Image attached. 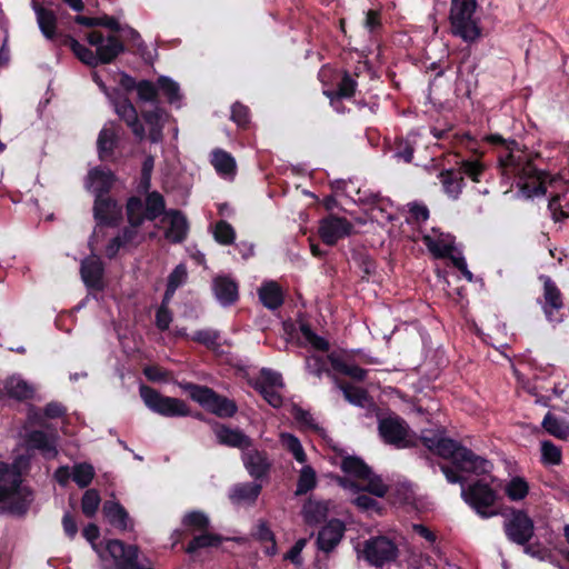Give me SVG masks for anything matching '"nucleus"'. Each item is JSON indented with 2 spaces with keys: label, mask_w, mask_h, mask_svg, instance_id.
<instances>
[{
  "label": "nucleus",
  "mask_w": 569,
  "mask_h": 569,
  "mask_svg": "<svg viewBox=\"0 0 569 569\" xmlns=\"http://www.w3.org/2000/svg\"><path fill=\"white\" fill-rule=\"evenodd\" d=\"M502 177L516 183L528 198L542 196L548 186H553L560 179L546 171L538 170L522 151H510L499 157Z\"/></svg>",
  "instance_id": "f257e3e1"
},
{
  "label": "nucleus",
  "mask_w": 569,
  "mask_h": 569,
  "mask_svg": "<svg viewBox=\"0 0 569 569\" xmlns=\"http://www.w3.org/2000/svg\"><path fill=\"white\" fill-rule=\"evenodd\" d=\"M440 468L448 482L461 485L462 499L473 508L480 517L490 518L497 515V511L490 510L497 500V493L489 483L483 480H478L466 487L465 478L453 471L451 467L442 465Z\"/></svg>",
  "instance_id": "f03ea898"
},
{
  "label": "nucleus",
  "mask_w": 569,
  "mask_h": 569,
  "mask_svg": "<svg viewBox=\"0 0 569 569\" xmlns=\"http://www.w3.org/2000/svg\"><path fill=\"white\" fill-rule=\"evenodd\" d=\"M343 472L352 477L338 478L339 485L353 492L368 491L377 497H383L387 492V487L381 478L376 476L372 470L357 457H345L341 462Z\"/></svg>",
  "instance_id": "7ed1b4c3"
},
{
  "label": "nucleus",
  "mask_w": 569,
  "mask_h": 569,
  "mask_svg": "<svg viewBox=\"0 0 569 569\" xmlns=\"http://www.w3.org/2000/svg\"><path fill=\"white\" fill-rule=\"evenodd\" d=\"M477 7V0H451L449 16L451 31L453 36L466 42H473L481 37Z\"/></svg>",
  "instance_id": "20e7f679"
},
{
  "label": "nucleus",
  "mask_w": 569,
  "mask_h": 569,
  "mask_svg": "<svg viewBox=\"0 0 569 569\" xmlns=\"http://www.w3.org/2000/svg\"><path fill=\"white\" fill-rule=\"evenodd\" d=\"M31 500V491L22 485L18 468L0 462V501H9L12 511L22 512Z\"/></svg>",
  "instance_id": "39448f33"
},
{
  "label": "nucleus",
  "mask_w": 569,
  "mask_h": 569,
  "mask_svg": "<svg viewBox=\"0 0 569 569\" xmlns=\"http://www.w3.org/2000/svg\"><path fill=\"white\" fill-rule=\"evenodd\" d=\"M182 388L189 393L193 401L220 418H230L234 416L238 410L233 400L218 395L208 387L188 382L182 385Z\"/></svg>",
  "instance_id": "423d86ee"
},
{
  "label": "nucleus",
  "mask_w": 569,
  "mask_h": 569,
  "mask_svg": "<svg viewBox=\"0 0 569 569\" xmlns=\"http://www.w3.org/2000/svg\"><path fill=\"white\" fill-rule=\"evenodd\" d=\"M422 241L433 257L450 258L452 264L463 274V277L468 281L472 280V273L469 271L465 258L461 253H455V239L451 234L432 229L422 237Z\"/></svg>",
  "instance_id": "0eeeda50"
},
{
  "label": "nucleus",
  "mask_w": 569,
  "mask_h": 569,
  "mask_svg": "<svg viewBox=\"0 0 569 569\" xmlns=\"http://www.w3.org/2000/svg\"><path fill=\"white\" fill-rule=\"evenodd\" d=\"M139 392L143 403L154 413L167 418L190 416L188 405L179 398L163 396L156 389L144 385L140 386Z\"/></svg>",
  "instance_id": "6e6552de"
},
{
  "label": "nucleus",
  "mask_w": 569,
  "mask_h": 569,
  "mask_svg": "<svg viewBox=\"0 0 569 569\" xmlns=\"http://www.w3.org/2000/svg\"><path fill=\"white\" fill-rule=\"evenodd\" d=\"M483 173L485 166L479 160H462L459 170H443L439 173V179L445 193L451 199H458L463 187L462 174L479 182Z\"/></svg>",
  "instance_id": "1a4fd4ad"
},
{
  "label": "nucleus",
  "mask_w": 569,
  "mask_h": 569,
  "mask_svg": "<svg viewBox=\"0 0 569 569\" xmlns=\"http://www.w3.org/2000/svg\"><path fill=\"white\" fill-rule=\"evenodd\" d=\"M378 430L382 440L396 448H407L415 445L408 425L398 416L390 415L379 418Z\"/></svg>",
  "instance_id": "9d476101"
},
{
  "label": "nucleus",
  "mask_w": 569,
  "mask_h": 569,
  "mask_svg": "<svg viewBox=\"0 0 569 569\" xmlns=\"http://www.w3.org/2000/svg\"><path fill=\"white\" fill-rule=\"evenodd\" d=\"M362 556L370 565L381 567L387 562L396 560L398 547L388 537H372L365 541Z\"/></svg>",
  "instance_id": "9b49d317"
},
{
  "label": "nucleus",
  "mask_w": 569,
  "mask_h": 569,
  "mask_svg": "<svg viewBox=\"0 0 569 569\" xmlns=\"http://www.w3.org/2000/svg\"><path fill=\"white\" fill-rule=\"evenodd\" d=\"M352 231L353 224L343 217L330 214L319 222V236L328 246L336 244L338 240L350 236Z\"/></svg>",
  "instance_id": "f8f14e48"
},
{
  "label": "nucleus",
  "mask_w": 569,
  "mask_h": 569,
  "mask_svg": "<svg viewBox=\"0 0 569 569\" xmlns=\"http://www.w3.org/2000/svg\"><path fill=\"white\" fill-rule=\"evenodd\" d=\"M453 466L456 469L451 468L453 471L458 473H472L476 476L488 475L492 470V463L486 458L476 455L470 449L462 447V449H458L456 453V460L453 461Z\"/></svg>",
  "instance_id": "ddd939ff"
},
{
  "label": "nucleus",
  "mask_w": 569,
  "mask_h": 569,
  "mask_svg": "<svg viewBox=\"0 0 569 569\" xmlns=\"http://www.w3.org/2000/svg\"><path fill=\"white\" fill-rule=\"evenodd\" d=\"M535 531L533 521L523 511H516L505 523V532L508 539L517 545L525 546L532 538Z\"/></svg>",
  "instance_id": "4468645a"
},
{
  "label": "nucleus",
  "mask_w": 569,
  "mask_h": 569,
  "mask_svg": "<svg viewBox=\"0 0 569 569\" xmlns=\"http://www.w3.org/2000/svg\"><path fill=\"white\" fill-rule=\"evenodd\" d=\"M107 551L114 561L117 569H151L138 563V548L132 545H124L120 540H109Z\"/></svg>",
  "instance_id": "2eb2a0df"
},
{
  "label": "nucleus",
  "mask_w": 569,
  "mask_h": 569,
  "mask_svg": "<svg viewBox=\"0 0 569 569\" xmlns=\"http://www.w3.org/2000/svg\"><path fill=\"white\" fill-rule=\"evenodd\" d=\"M88 42L96 48L99 63H110L114 60L122 51V42L114 36H109L107 39L101 32L91 31L87 37Z\"/></svg>",
  "instance_id": "dca6fc26"
},
{
  "label": "nucleus",
  "mask_w": 569,
  "mask_h": 569,
  "mask_svg": "<svg viewBox=\"0 0 569 569\" xmlns=\"http://www.w3.org/2000/svg\"><path fill=\"white\" fill-rule=\"evenodd\" d=\"M421 440L423 445L432 452L438 456L451 459L453 462L456 460V453L458 449H462L458 442L443 437V431H432V430H423L421 435Z\"/></svg>",
  "instance_id": "f3484780"
},
{
  "label": "nucleus",
  "mask_w": 569,
  "mask_h": 569,
  "mask_svg": "<svg viewBox=\"0 0 569 569\" xmlns=\"http://www.w3.org/2000/svg\"><path fill=\"white\" fill-rule=\"evenodd\" d=\"M93 214L97 227L93 231L92 240L97 237L102 226L114 224L121 217V207L109 197L98 196L94 201Z\"/></svg>",
  "instance_id": "a211bd4d"
},
{
  "label": "nucleus",
  "mask_w": 569,
  "mask_h": 569,
  "mask_svg": "<svg viewBox=\"0 0 569 569\" xmlns=\"http://www.w3.org/2000/svg\"><path fill=\"white\" fill-rule=\"evenodd\" d=\"M563 308L562 295L556 283L548 277L543 281L542 310L550 322H560Z\"/></svg>",
  "instance_id": "6ab92c4d"
},
{
  "label": "nucleus",
  "mask_w": 569,
  "mask_h": 569,
  "mask_svg": "<svg viewBox=\"0 0 569 569\" xmlns=\"http://www.w3.org/2000/svg\"><path fill=\"white\" fill-rule=\"evenodd\" d=\"M80 271L88 288L96 290L103 288V266L99 257L90 256L82 260Z\"/></svg>",
  "instance_id": "aec40b11"
},
{
  "label": "nucleus",
  "mask_w": 569,
  "mask_h": 569,
  "mask_svg": "<svg viewBox=\"0 0 569 569\" xmlns=\"http://www.w3.org/2000/svg\"><path fill=\"white\" fill-rule=\"evenodd\" d=\"M213 431L220 445L238 448L242 451L252 446L251 439L238 428H229L227 426L219 425Z\"/></svg>",
  "instance_id": "412c9836"
},
{
  "label": "nucleus",
  "mask_w": 569,
  "mask_h": 569,
  "mask_svg": "<svg viewBox=\"0 0 569 569\" xmlns=\"http://www.w3.org/2000/svg\"><path fill=\"white\" fill-rule=\"evenodd\" d=\"M116 113L131 128L138 139H143L144 128L138 120V113L128 98L121 97L113 102Z\"/></svg>",
  "instance_id": "4be33fe9"
},
{
  "label": "nucleus",
  "mask_w": 569,
  "mask_h": 569,
  "mask_svg": "<svg viewBox=\"0 0 569 569\" xmlns=\"http://www.w3.org/2000/svg\"><path fill=\"white\" fill-rule=\"evenodd\" d=\"M242 460L249 475L254 479L264 477L270 468L267 455L253 449L252 446L242 451Z\"/></svg>",
  "instance_id": "5701e85b"
},
{
  "label": "nucleus",
  "mask_w": 569,
  "mask_h": 569,
  "mask_svg": "<svg viewBox=\"0 0 569 569\" xmlns=\"http://www.w3.org/2000/svg\"><path fill=\"white\" fill-rule=\"evenodd\" d=\"M114 181V177L109 169L104 168H94L89 171L86 188L98 196H104L111 188Z\"/></svg>",
  "instance_id": "b1692460"
},
{
  "label": "nucleus",
  "mask_w": 569,
  "mask_h": 569,
  "mask_svg": "<svg viewBox=\"0 0 569 569\" xmlns=\"http://www.w3.org/2000/svg\"><path fill=\"white\" fill-rule=\"evenodd\" d=\"M163 221L169 223L164 233L169 241L178 243L186 239L189 226L187 218L180 211H167Z\"/></svg>",
  "instance_id": "393cba45"
},
{
  "label": "nucleus",
  "mask_w": 569,
  "mask_h": 569,
  "mask_svg": "<svg viewBox=\"0 0 569 569\" xmlns=\"http://www.w3.org/2000/svg\"><path fill=\"white\" fill-rule=\"evenodd\" d=\"M345 526L340 520H331L318 533V546L323 551H331L341 540Z\"/></svg>",
  "instance_id": "a878e982"
},
{
  "label": "nucleus",
  "mask_w": 569,
  "mask_h": 569,
  "mask_svg": "<svg viewBox=\"0 0 569 569\" xmlns=\"http://www.w3.org/2000/svg\"><path fill=\"white\" fill-rule=\"evenodd\" d=\"M295 420L300 423L301 427L305 429L311 430L313 432H317L319 436H321L327 443L337 452L342 453V450L338 448L336 443H333L332 439L329 438L322 427L319 426L316 418L307 410L295 406L291 411Z\"/></svg>",
  "instance_id": "bb28decb"
},
{
  "label": "nucleus",
  "mask_w": 569,
  "mask_h": 569,
  "mask_svg": "<svg viewBox=\"0 0 569 569\" xmlns=\"http://www.w3.org/2000/svg\"><path fill=\"white\" fill-rule=\"evenodd\" d=\"M27 443L32 449H38L43 457L51 459L58 453L56 437L49 436L43 431L36 430L28 435Z\"/></svg>",
  "instance_id": "cd10ccee"
},
{
  "label": "nucleus",
  "mask_w": 569,
  "mask_h": 569,
  "mask_svg": "<svg viewBox=\"0 0 569 569\" xmlns=\"http://www.w3.org/2000/svg\"><path fill=\"white\" fill-rule=\"evenodd\" d=\"M213 292L222 306H230L238 298V286L228 277H217L213 280Z\"/></svg>",
  "instance_id": "c85d7f7f"
},
{
  "label": "nucleus",
  "mask_w": 569,
  "mask_h": 569,
  "mask_svg": "<svg viewBox=\"0 0 569 569\" xmlns=\"http://www.w3.org/2000/svg\"><path fill=\"white\" fill-rule=\"evenodd\" d=\"M102 512L108 521L120 530L131 529L129 515L117 501L108 500L103 503Z\"/></svg>",
  "instance_id": "c756f323"
},
{
  "label": "nucleus",
  "mask_w": 569,
  "mask_h": 569,
  "mask_svg": "<svg viewBox=\"0 0 569 569\" xmlns=\"http://www.w3.org/2000/svg\"><path fill=\"white\" fill-rule=\"evenodd\" d=\"M328 360L335 371L355 380L362 381L367 376V371L365 369L350 362L345 356L331 353L328 356Z\"/></svg>",
  "instance_id": "7c9ffc66"
},
{
  "label": "nucleus",
  "mask_w": 569,
  "mask_h": 569,
  "mask_svg": "<svg viewBox=\"0 0 569 569\" xmlns=\"http://www.w3.org/2000/svg\"><path fill=\"white\" fill-rule=\"evenodd\" d=\"M261 492L257 482L238 483L230 490L229 498L233 503H253Z\"/></svg>",
  "instance_id": "2f4dec72"
},
{
  "label": "nucleus",
  "mask_w": 569,
  "mask_h": 569,
  "mask_svg": "<svg viewBox=\"0 0 569 569\" xmlns=\"http://www.w3.org/2000/svg\"><path fill=\"white\" fill-rule=\"evenodd\" d=\"M258 295L262 305L270 310H274L283 303L282 290L274 281L263 283L258 290Z\"/></svg>",
  "instance_id": "473e14b6"
},
{
  "label": "nucleus",
  "mask_w": 569,
  "mask_h": 569,
  "mask_svg": "<svg viewBox=\"0 0 569 569\" xmlns=\"http://www.w3.org/2000/svg\"><path fill=\"white\" fill-rule=\"evenodd\" d=\"M3 390L10 398L24 400L33 395V388L20 376H11L3 382Z\"/></svg>",
  "instance_id": "72a5a7b5"
},
{
  "label": "nucleus",
  "mask_w": 569,
  "mask_h": 569,
  "mask_svg": "<svg viewBox=\"0 0 569 569\" xmlns=\"http://www.w3.org/2000/svg\"><path fill=\"white\" fill-rule=\"evenodd\" d=\"M211 163L220 176L232 178L236 173L234 158L224 150H213L211 154Z\"/></svg>",
  "instance_id": "f704fd0d"
},
{
  "label": "nucleus",
  "mask_w": 569,
  "mask_h": 569,
  "mask_svg": "<svg viewBox=\"0 0 569 569\" xmlns=\"http://www.w3.org/2000/svg\"><path fill=\"white\" fill-rule=\"evenodd\" d=\"M34 11L37 14V22L42 34L49 40L56 39L57 18L54 13L41 6H34Z\"/></svg>",
  "instance_id": "c9c22d12"
},
{
  "label": "nucleus",
  "mask_w": 569,
  "mask_h": 569,
  "mask_svg": "<svg viewBox=\"0 0 569 569\" xmlns=\"http://www.w3.org/2000/svg\"><path fill=\"white\" fill-rule=\"evenodd\" d=\"M117 132L113 123H107L98 137V152L101 159L109 157L116 144Z\"/></svg>",
  "instance_id": "e433bc0d"
},
{
  "label": "nucleus",
  "mask_w": 569,
  "mask_h": 569,
  "mask_svg": "<svg viewBox=\"0 0 569 569\" xmlns=\"http://www.w3.org/2000/svg\"><path fill=\"white\" fill-rule=\"evenodd\" d=\"M62 43L70 47L77 58L83 63L96 67L99 64V58L97 57V52L94 53L92 50L81 44L79 41L71 37H64L62 39Z\"/></svg>",
  "instance_id": "4c0bfd02"
},
{
  "label": "nucleus",
  "mask_w": 569,
  "mask_h": 569,
  "mask_svg": "<svg viewBox=\"0 0 569 569\" xmlns=\"http://www.w3.org/2000/svg\"><path fill=\"white\" fill-rule=\"evenodd\" d=\"M542 427L549 435L556 438L562 440L569 438V422L551 415L550 412L545 416Z\"/></svg>",
  "instance_id": "58836bf2"
},
{
  "label": "nucleus",
  "mask_w": 569,
  "mask_h": 569,
  "mask_svg": "<svg viewBox=\"0 0 569 569\" xmlns=\"http://www.w3.org/2000/svg\"><path fill=\"white\" fill-rule=\"evenodd\" d=\"M316 485L317 475L315 469L309 465H305L299 472V478L295 493L296 496L306 495L309 491H311L316 487Z\"/></svg>",
  "instance_id": "ea45409f"
},
{
  "label": "nucleus",
  "mask_w": 569,
  "mask_h": 569,
  "mask_svg": "<svg viewBox=\"0 0 569 569\" xmlns=\"http://www.w3.org/2000/svg\"><path fill=\"white\" fill-rule=\"evenodd\" d=\"M182 525L190 532L206 531L210 526V520L208 516L201 511H191L184 515Z\"/></svg>",
  "instance_id": "a19ab883"
},
{
  "label": "nucleus",
  "mask_w": 569,
  "mask_h": 569,
  "mask_svg": "<svg viewBox=\"0 0 569 569\" xmlns=\"http://www.w3.org/2000/svg\"><path fill=\"white\" fill-rule=\"evenodd\" d=\"M281 445L288 450L299 463L307 462V455L302 448L300 440L291 433H281Z\"/></svg>",
  "instance_id": "79ce46f5"
},
{
  "label": "nucleus",
  "mask_w": 569,
  "mask_h": 569,
  "mask_svg": "<svg viewBox=\"0 0 569 569\" xmlns=\"http://www.w3.org/2000/svg\"><path fill=\"white\" fill-rule=\"evenodd\" d=\"M199 532L200 533L189 542L186 549L188 553H193L201 548L218 546L222 540L220 536L210 533L208 530Z\"/></svg>",
  "instance_id": "37998d69"
},
{
  "label": "nucleus",
  "mask_w": 569,
  "mask_h": 569,
  "mask_svg": "<svg viewBox=\"0 0 569 569\" xmlns=\"http://www.w3.org/2000/svg\"><path fill=\"white\" fill-rule=\"evenodd\" d=\"M505 492L512 501L522 500L529 492L528 482L521 477H515L506 485Z\"/></svg>",
  "instance_id": "c03bdc74"
},
{
  "label": "nucleus",
  "mask_w": 569,
  "mask_h": 569,
  "mask_svg": "<svg viewBox=\"0 0 569 569\" xmlns=\"http://www.w3.org/2000/svg\"><path fill=\"white\" fill-rule=\"evenodd\" d=\"M541 462L546 466H558L562 460V452L559 447L549 440H543L540 443Z\"/></svg>",
  "instance_id": "a18cd8bd"
},
{
  "label": "nucleus",
  "mask_w": 569,
  "mask_h": 569,
  "mask_svg": "<svg viewBox=\"0 0 569 569\" xmlns=\"http://www.w3.org/2000/svg\"><path fill=\"white\" fill-rule=\"evenodd\" d=\"M127 213L129 223L132 224L133 228L139 227L146 217V208L143 207L142 201L139 198H130L127 203Z\"/></svg>",
  "instance_id": "49530a36"
},
{
  "label": "nucleus",
  "mask_w": 569,
  "mask_h": 569,
  "mask_svg": "<svg viewBox=\"0 0 569 569\" xmlns=\"http://www.w3.org/2000/svg\"><path fill=\"white\" fill-rule=\"evenodd\" d=\"M338 388L343 392L346 400L350 403L365 407L368 401L366 390L349 383H338Z\"/></svg>",
  "instance_id": "de8ad7c7"
},
{
  "label": "nucleus",
  "mask_w": 569,
  "mask_h": 569,
  "mask_svg": "<svg viewBox=\"0 0 569 569\" xmlns=\"http://www.w3.org/2000/svg\"><path fill=\"white\" fill-rule=\"evenodd\" d=\"M94 477V469L91 465L82 462L72 468V480L80 487H88Z\"/></svg>",
  "instance_id": "09e8293b"
},
{
  "label": "nucleus",
  "mask_w": 569,
  "mask_h": 569,
  "mask_svg": "<svg viewBox=\"0 0 569 569\" xmlns=\"http://www.w3.org/2000/svg\"><path fill=\"white\" fill-rule=\"evenodd\" d=\"M261 386L266 388H282L283 381L280 373L271 369H261L259 377L256 379L253 387L254 389H261Z\"/></svg>",
  "instance_id": "8fccbe9b"
},
{
  "label": "nucleus",
  "mask_w": 569,
  "mask_h": 569,
  "mask_svg": "<svg viewBox=\"0 0 569 569\" xmlns=\"http://www.w3.org/2000/svg\"><path fill=\"white\" fill-rule=\"evenodd\" d=\"M164 212V200L159 192H151L146 199V217L148 220H154Z\"/></svg>",
  "instance_id": "3c124183"
},
{
  "label": "nucleus",
  "mask_w": 569,
  "mask_h": 569,
  "mask_svg": "<svg viewBox=\"0 0 569 569\" xmlns=\"http://www.w3.org/2000/svg\"><path fill=\"white\" fill-rule=\"evenodd\" d=\"M158 87L171 104L179 103L181 101L180 87L172 79L164 76L160 77L158 79Z\"/></svg>",
  "instance_id": "603ef678"
},
{
  "label": "nucleus",
  "mask_w": 569,
  "mask_h": 569,
  "mask_svg": "<svg viewBox=\"0 0 569 569\" xmlns=\"http://www.w3.org/2000/svg\"><path fill=\"white\" fill-rule=\"evenodd\" d=\"M213 237L221 244H231L236 238V231L230 223L224 220L218 221L213 229Z\"/></svg>",
  "instance_id": "864d4df0"
},
{
  "label": "nucleus",
  "mask_w": 569,
  "mask_h": 569,
  "mask_svg": "<svg viewBox=\"0 0 569 569\" xmlns=\"http://www.w3.org/2000/svg\"><path fill=\"white\" fill-rule=\"evenodd\" d=\"M301 338L306 343H309L313 349L326 351L329 348V343L322 337L316 335L308 325L300 326Z\"/></svg>",
  "instance_id": "5fc2aeb1"
},
{
  "label": "nucleus",
  "mask_w": 569,
  "mask_h": 569,
  "mask_svg": "<svg viewBox=\"0 0 569 569\" xmlns=\"http://www.w3.org/2000/svg\"><path fill=\"white\" fill-rule=\"evenodd\" d=\"M100 496L96 489H89L84 492L81 500L82 512L87 517H93L100 505Z\"/></svg>",
  "instance_id": "6e6d98bb"
},
{
  "label": "nucleus",
  "mask_w": 569,
  "mask_h": 569,
  "mask_svg": "<svg viewBox=\"0 0 569 569\" xmlns=\"http://www.w3.org/2000/svg\"><path fill=\"white\" fill-rule=\"evenodd\" d=\"M190 338L196 342H199L208 348H211L217 345L219 335L213 329H201L196 331Z\"/></svg>",
  "instance_id": "4d7b16f0"
},
{
  "label": "nucleus",
  "mask_w": 569,
  "mask_h": 569,
  "mask_svg": "<svg viewBox=\"0 0 569 569\" xmlns=\"http://www.w3.org/2000/svg\"><path fill=\"white\" fill-rule=\"evenodd\" d=\"M136 89L141 100L149 102L156 101L158 90L157 87L151 81L142 80L137 83Z\"/></svg>",
  "instance_id": "13d9d810"
},
{
  "label": "nucleus",
  "mask_w": 569,
  "mask_h": 569,
  "mask_svg": "<svg viewBox=\"0 0 569 569\" xmlns=\"http://www.w3.org/2000/svg\"><path fill=\"white\" fill-rule=\"evenodd\" d=\"M356 86V81L348 73H346L338 84V90L332 93L338 96V98H350L355 93Z\"/></svg>",
  "instance_id": "bf43d9fd"
},
{
  "label": "nucleus",
  "mask_w": 569,
  "mask_h": 569,
  "mask_svg": "<svg viewBox=\"0 0 569 569\" xmlns=\"http://www.w3.org/2000/svg\"><path fill=\"white\" fill-rule=\"evenodd\" d=\"M306 369L309 373L320 378L326 369V360L320 356H310L306 359Z\"/></svg>",
  "instance_id": "052dcab7"
},
{
  "label": "nucleus",
  "mask_w": 569,
  "mask_h": 569,
  "mask_svg": "<svg viewBox=\"0 0 569 569\" xmlns=\"http://www.w3.org/2000/svg\"><path fill=\"white\" fill-rule=\"evenodd\" d=\"M303 513L308 521H319L325 517V508L320 502L309 501L303 506Z\"/></svg>",
  "instance_id": "680f3d73"
},
{
  "label": "nucleus",
  "mask_w": 569,
  "mask_h": 569,
  "mask_svg": "<svg viewBox=\"0 0 569 569\" xmlns=\"http://www.w3.org/2000/svg\"><path fill=\"white\" fill-rule=\"evenodd\" d=\"M261 396L263 397V399L270 405L272 406L273 408H279L281 407L282 405V397L281 395L277 391V388H266L263 386H261V389H257Z\"/></svg>",
  "instance_id": "e2e57ef3"
},
{
  "label": "nucleus",
  "mask_w": 569,
  "mask_h": 569,
  "mask_svg": "<svg viewBox=\"0 0 569 569\" xmlns=\"http://www.w3.org/2000/svg\"><path fill=\"white\" fill-rule=\"evenodd\" d=\"M306 546L305 539H299L296 543L290 548V550L284 555V559L290 560L296 566L302 565L301 552Z\"/></svg>",
  "instance_id": "0e129e2a"
},
{
  "label": "nucleus",
  "mask_w": 569,
  "mask_h": 569,
  "mask_svg": "<svg viewBox=\"0 0 569 569\" xmlns=\"http://www.w3.org/2000/svg\"><path fill=\"white\" fill-rule=\"evenodd\" d=\"M231 119L238 126H246L249 121V109L241 103H234L231 109Z\"/></svg>",
  "instance_id": "69168bd1"
},
{
  "label": "nucleus",
  "mask_w": 569,
  "mask_h": 569,
  "mask_svg": "<svg viewBox=\"0 0 569 569\" xmlns=\"http://www.w3.org/2000/svg\"><path fill=\"white\" fill-rule=\"evenodd\" d=\"M353 503L363 511H375L378 512V502L373 498L369 497L366 493L358 495Z\"/></svg>",
  "instance_id": "338daca9"
},
{
  "label": "nucleus",
  "mask_w": 569,
  "mask_h": 569,
  "mask_svg": "<svg viewBox=\"0 0 569 569\" xmlns=\"http://www.w3.org/2000/svg\"><path fill=\"white\" fill-rule=\"evenodd\" d=\"M172 321V315L168 307L160 306L156 315V326L158 329L164 331L169 328Z\"/></svg>",
  "instance_id": "774afa93"
}]
</instances>
